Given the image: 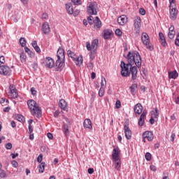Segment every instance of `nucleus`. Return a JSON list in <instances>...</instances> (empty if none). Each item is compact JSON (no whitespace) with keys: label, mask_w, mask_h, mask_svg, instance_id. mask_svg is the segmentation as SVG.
I'll list each match as a JSON object with an SVG mask.
<instances>
[{"label":"nucleus","mask_w":179,"mask_h":179,"mask_svg":"<svg viewBox=\"0 0 179 179\" xmlns=\"http://www.w3.org/2000/svg\"><path fill=\"white\" fill-rule=\"evenodd\" d=\"M127 64L121 62V75L123 78H128L131 75L132 80L138 78V68L142 66V57L138 51H130L127 55Z\"/></svg>","instance_id":"nucleus-1"},{"label":"nucleus","mask_w":179,"mask_h":179,"mask_svg":"<svg viewBox=\"0 0 179 179\" xmlns=\"http://www.w3.org/2000/svg\"><path fill=\"white\" fill-rule=\"evenodd\" d=\"M56 67L57 71H62L65 66V51L59 47L57 52Z\"/></svg>","instance_id":"nucleus-2"},{"label":"nucleus","mask_w":179,"mask_h":179,"mask_svg":"<svg viewBox=\"0 0 179 179\" xmlns=\"http://www.w3.org/2000/svg\"><path fill=\"white\" fill-rule=\"evenodd\" d=\"M27 106L34 117H36V118H40V117H41V108H40L36 101L34 99L28 100Z\"/></svg>","instance_id":"nucleus-3"},{"label":"nucleus","mask_w":179,"mask_h":179,"mask_svg":"<svg viewBox=\"0 0 179 179\" xmlns=\"http://www.w3.org/2000/svg\"><path fill=\"white\" fill-rule=\"evenodd\" d=\"M169 17L171 20H177V16L178 15V10H177V7L176 6V1L174 0H169Z\"/></svg>","instance_id":"nucleus-4"},{"label":"nucleus","mask_w":179,"mask_h":179,"mask_svg":"<svg viewBox=\"0 0 179 179\" xmlns=\"http://www.w3.org/2000/svg\"><path fill=\"white\" fill-rule=\"evenodd\" d=\"M97 12H99V6L96 2H91L87 6V13L88 15L91 16H96L97 15Z\"/></svg>","instance_id":"nucleus-5"},{"label":"nucleus","mask_w":179,"mask_h":179,"mask_svg":"<svg viewBox=\"0 0 179 179\" xmlns=\"http://www.w3.org/2000/svg\"><path fill=\"white\" fill-rule=\"evenodd\" d=\"M141 41L144 45L146 46L147 50L150 51H153V45H150V38L146 32H143L141 34Z\"/></svg>","instance_id":"nucleus-6"},{"label":"nucleus","mask_w":179,"mask_h":179,"mask_svg":"<svg viewBox=\"0 0 179 179\" xmlns=\"http://www.w3.org/2000/svg\"><path fill=\"white\" fill-rule=\"evenodd\" d=\"M99 47V39H94L91 44L90 42H86V48L87 51H92V50H94L96 51L97 50V48Z\"/></svg>","instance_id":"nucleus-7"},{"label":"nucleus","mask_w":179,"mask_h":179,"mask_svg":"<svg viewBox=\"0 0 179 179\" xmlns=\"http://www.w3.org/2000/svg\"><path fill=\"white\" fill-rule=\"evenodd\" d=\"M142 20L140 17H136L134 20V27L136 34L141 33V26H142Z\"/></svg>","instance_id":"nucleus-8"},{"label":"nucleus","mask_w":179,"mask_h":179,"mask_svg":"<svg viewBox=\"0 0 179 179\" xmlns=\"http://www.w3.org/2000/svg\"><path fill=\"white\" fill-rule=\"evenodd\" d=\"M0 75H3V76H10L12 75V70L6 65H1L0 66Z\"/></svg>","instance_id":"nucleus-9"},{"label":"nucleus","mask_w":179,"mask_h":179,"mask_svg":"<svg viewBox=\"0 0 179 179\" xmlns=\"http://www.w3.org/2000/svg\"><path fill=\"white\" fill-rule=\"evenodd\" d=\"M120 155H121V150H120V148L114 146L112 151V160L120 159Z\"/></svg>","instance_id":"nucleus-10"},{"label":"nucleus","mask_w":179,"mask_h":179,"mask_svg":"<svg viewBox=\"0 0 179 179\" xmlns=\"http://www.w3.org/2000/svg\"><path fill=\"white\" fill-rule=\"evenodd\" d=\"M17 91L16 90V87L13 86V85H10V92H8V96L10 99H17Z\"/></svg>","instance_id":"nucleus-11"},{"label":"nucleus","mask_w":179,"mask_h":179,"mask_svg":"<svg viewBox=\"0 0 179 179\" xmlns=\"http://www.w3.org/2000/svg\"><path fill=\"white\" fill-rule=\"evenodd\" d=\"M142 138H145V139H148L149 142H152L153 141L155 136L153 135V131H145L142 134Z\"/></svg>","instance_id":"nucleus-12"},{"label":"nucleus","mask_w":179,"mask_h":179,"mask_svg":"<svg viewBox=\"0 0 179 179\" xmlns=\"http://www.w3.org/2000/svg\"><path fill=\"white\" fill-rule=\"evenodd\" d=\"M124 135L126 137V139H131L132 138V131H131V129H129V126L128 124H125L124 125Z\"/></svg>","instance_id":"nucleus-13"},{"label":"nucleus","mask_w":179,"mask_h":179,"mask_svg":"<svg viewBox=\"0 0 179 179\" xmlns=\"http://www.w3.org/2000/svg\"><path fill=\"white\" fill-rule=\"evenodd\" d=\"M134 110L135 114H137V115H141L142 114V111H143V106L141 103H137L134 107Z\"/></svg>","instance_id":"nucleus-14"},{"label":"nucleus","mask_w":179,"mask_h":179,"mask_svg":"<svg viewBox=\"0 0 179 179\" xmlns=\"http://www.w3.org/2000/svg\"><path fill=\"white\" fill-rule=\"evenodd\" d=\"M42 31L44 34H49L51 31V28H50V24L48 22H45L42 25Z\"/></svg>","instance_id":"nucleus-15"},{"label":"nucleus","mask_w":179,"mask_h":179,"mask_svg":"<svg viewBox=\"0 0 179 179\" xmlns=\"http://www.w3.org/2000/svg\"><path fill=\"white\" fill-rule=\"evenodd\" d=\"M45 64H46L45 66L51 69L54 67V59H52V58L50 57H46Z\"/></svg>","instance_id":"nucleus-16"},{"label":"nucleus","mask_w":179,"mask_h":179,"mask_svg":"<svg viewBox=\"0 0 179 179\" xmlns=\"http://www.w3.org/2000/svg\"><path fill=\"white\" fill-rule=\"evenodd\" d=\"M127 22H128V18L127 15H121L120 17L117 18V22L120 26H124Z\"/></svg>","instance_id":"nucleus-17"},{"label":"nucleus","mask_w":179,"mask_h":179,"mask_svg":"<svg viewBox=\"0 0 179 179\" xmlns=\"http://www.w3.org/2000/svg\"><path fill=\"white\" fill-rule=\"evenodd\" d=\"M159 43L162 45V47H166L167 45V41H166V37H164V34H163L162 32L159 33Z\"/></svg>","instance_id":"nucleus-18"},{"label":"nucleus","mask_w":179,"mask_h":179,"mask_svg":"<svg viewBox=\"0 0 179 179\" xmlns=\"http://www.w3.org/2000/svg\"><path fill=\"white\" fill-rule=\"evenodd\" d=\"M146 114L147 113L145 111H143V113H141L138 122L139 127H143V124H145V117H146Z\"/></svg>","instance_id":"nucleus-19"},{"label":"nucleus","mask_w":179,"mask_h":179,"mask_svg":"<svg viewBox=\"0 0 179 179\" xmlns=\"http://www.w3.org/2000/svg\"><path fill=\"white\" fill-rule=\"evenodd\" d=\"M114 163L115 169L117 171H121V159H112Z\"/></svg>","instance_id":"nucleus-20"},{"label":"nucleus","mask_w":179,"mask_h":179,"mask_svg":"<svg viewBox=\"0 0 179 179\" xmlns=\"http://www.w3.org/2000/svg\"><path fill=\"white\" fill-rule=\"evenodd\" d=\"M83 127L87 129H92V128H93L92 126V120H90V119H85L83 122Z\"/></svg>","instance_id":"nucleus-21"},{"label":"nucleus","mask_w":179,"mask_h":179,"mask_svg":"<svg viewBox=\"0 0 179 179\" xmlns=\"http://www.w3.org/2000/svg\"><path fill=\"white\" fill-rule=\"evenodd\" d=\"M59 107L61 110H66V107H68V103H66V101L64 99H60L59 102Z\"/></svg>","instance_id":"nucleus-22"},{"label":"nucleus","mask_w":179,"mask_h":179,"mask_svg":"<svg viewBox=\"0 0 179 179\" xmlns=\"http://www.w3.org/2000/svg\"><path fill=\"white\" fill-rule=\"evenodd\" d=\"M111 37V31L110 29H105L103 31V38L105 40H108Z\"/></svg>","instance_id":"nucleus-23"},{"label":"nucleus","mask_w":179,"mask_h":179,"mask_svg":"<svg viewBox=\"0 0 179 179\" xmlns=\"http://www.w3.org/2000/svg\"><path fill=\"white\" fill-rule=\"evenodd\" d=\"M73 61L76 62L77 66H80L83 64V57L79 56L78 57H74Z\"/></svg>","instance_id":"nucleus-24"},{"label":"nucleus","mask_w":179,"mask_h":179,"mask_svg":"<svg viewBox=\"0 0 179 179\" xmlns=\"http://www.w3.org/2000/svg\"><path fill=\"white\" fill-rule=\"evenodd\" d=\"M66 9L69 15H73V7L72 6V4L71 3H68L66 4Z\"/></svg>","instance_id":"nucleus-25"},{"label":"nucleus","mask_w":179,"mask_h":179,"mask_svg":"<svg viewBox=\"0 0 179 179\" xmlns=\"http://www.w3.org/2000/svg\"><path fill=\"white\" fill-rule=\"evenodd\" d=\"M169 79H177V78H178V73L176 70L172 72H169Z\"/></svg>","instance_id":"nucleus-26"},{"label":"nucleus","mask_w":179,"mask_h":179,"mask_svg":"<svg viewBox=\"0 0 179 179\" xmlns=\"http://www.w3.org/2000/svg\"><path fill=\"white\" fill-rule=\"evenodd\" d=\"M136 89H138V84L136 83L132 84L130 87L131 94H132V96H135V94H136V93L135 92Z\"/></svg>","instance_id":"nucleus-27"},{"label":"nucleus","mask_w":179,"mask_h":179,"mask_svg":"<svg viewBox=\"0 0 179 179\" xmlns=\"http://www.w3.org/2000/svg\"><path fill=\"white\" fill-rule=\"evenodd\" d=\"M151 117H153L155 120H157V117H159V110L157 108H155L151 111Z\"/></svg>","instance_id":"nucleus-28"},{"label":"nucleus","mask_w":179,"mask_h":179,"mask_svg":"<svg viewBox=\"0 0 179 179\" xmlns=\"http://www.w3.org/2000/svg\"><path fill=\"white\" fill-rule=\"evenodd\" d=\"M94 27H96V29H100L101 27V20H100V18H99V17H95Z\"/></svg>","instance_id":"nucleus-29"},{"label":"nucleus","mask_w":179,"mask_h":179,"mask_svg":"<svg viewBox=\"0 0 179 179\" xmlns=\"http://www.w3.org/2000/svg\"><path fill=\"white\" fill-rule=\"evenodd\" d=\"M45 170V162H41L38 166L39 173H43Z\"/></svg>","instance_id":"nucleus-30"},{"label":"nucleus","mask_w":179,"mask_h":179,"mask_svg":"<svg viewBox=\"0 0 179 179\" xmlns=\"http://www.w3.org/2000/svg\"><path fill=\"white\" fill-rule=\"evenodd\" d=\"M16 120H17L19 122H24V116L22 115L18 114L16 116Z\"/></svg>","instance_id":"nucleus-31"},{"label":"nucleus","mask_w":179,"mask_h":179,"mask_svg":"<svg viewBox=\"0 0 179 179\" xmlns=\"http://www.w3.org/2000/svg\"><path fill=\"white\" fill-rule=\"evenodd\" d=\"M24 51L27 52L29 55V57H32L33 55H34V53L30 50V49L28 47L24 48Z\"/></svg>","instance_id":"nucleus-32"},{"label":"nucleus","mask_w":179,"mask_h":179,"mask_svg":"<svg viewBox=\"0 0 179 179\" xmlns=\"http://www.w3.org/2000/svg\"><path fill=\"white\" fill-rule=\"evenodd\" d=\"M176 36V31H169L168 33V37L170 38V40H173Z\"/></svg>","instance_id":"nucleus-33"},{"label":"nucleus","mask_w":179,"mask_h":179,"mask_svg":"<svg viewBox=\"0 0 179 179\" xmlns=\"http://www.w3.org/2000/svg\"><path fill=\"white\" fill-rule=\"evenodd\" d=\"M63 129H64V133L65 135H68L69 134V126L66 124H64L63 125Z\"/></svg>","instance_id":"nucleus-34"},{"label":"nucleus","mask_w":179,"mask_h":179,"mask_svg":"<svg viewBox=\"0 0 179 179\" xmlns=\"http://www.w3.org/2000/svg\"><path fill=\"white\" fill-rule=\"evenodd\" d=\"M26 58H27V57L26 56V54H24V52H22L20 54V61L22 63L26 62Z\"/></svg>","instance_id":"nucleus-35"},{"label":"nucleus","mask_w":179,"mask_h":179,"mask_svg":"<svg viewBox=\"0 0 179 179\" xmlns=\"http://www.w3.org/2000/svg\"><path fill=\"white\" fill-rule=\"evenodd\" d=\"M0 104H4V106H6L9 104V100H8L6 98H1L0 100Z\"/></svg>","instance_id":"nucleus-36"},{"label":"nucleus","mask_w":179,"mask_h":179,"mask_svg":"<svg viewBox=\"0 0 179 179\" xmlns=\"http://www.w3.org/2000/svg\"><path fill=\"white\" fill-rule=\"evenodd\" d=\"M67 55H68V57H69L70 58H72L73 60V58H75V53H74L72 50H69L67 51Z\"/></svg>","instance_id":"nucleus-37"},{"label":"nucleus","mask_w":179,"mask_h":179,"mask_svg":"<svg viewBox=\"0 0 179 179\" xmlns=\"http://www.w3.org/2000/svg\"><path fill=\"white\" fill-rule=\"evenodd\" d=\"M145 159L147 162H150V160H152V154H150V152H147L145 155Z\"/></svg>","instance_id":"nucleus-38"},{"label":"nucleus","mask_w":179,"mask_h":179,"mask_svg":"<svg viewBox=\"0 0 179 179\" xmlns=\"http://www.w3.org/2000/svg\"><path fill=\"white\" fill-rule=\"evenodd\" d=\"M20 44L22 47H26V39L24 38H20Z\"/></svg>","instance_id":"nucleus-39"},{"label":"nucleus","mask_w":179,"mask_h":179,"mask_svg":"<svg viewBox=\"0 0 179 179\" xmlns=\"http://www.w3.org/2000/svg\"><path fill=\"white\" fill-rule=\"evenodd\" d=\"M87 21L90 24H93V23H94V18L93 17V16L90 15L89 17H87Z\"/></svg>","instance_id":"nucleus-40"},{"label":"nucleus","mask_w":179,"mask_h":179,"mask_svg":"<svg viewBox=\"0 0 179 179\" xmlns=\"http://www.w3.org/2000/svg\"><path fill=\"white\" fill-rule=\"evenodd\" d=\"M99 97H103L104 96V87H101L99 91Z\"/></svg>","instance_id":"nucleus-41"},{"label":"nucleus","mask_w":179,"mask_h":179,"mask_svg":"<svg viewBox=\"0 0 179 179\" xmlns=\"http://www.w3.org/2000/svg\"><path fill=\"white\" fill-rule=\"evenodd\" d=\"M73 5H82V0H71Z\"/></svg>","instance_id":"nucleus-42"},{"label":"nucleus","mask_w":179,"mask_h":179,"mask_svg":"<svg viewBox=\"0 0 179 179\" xmlns=\"http://www.w3.org/2000/svg\"><path fill=\"white\" fill-rule=\"evenodd\" d=\"M107 85V82L106 81V78L101 77V87H104Z\"/></svg>","instance_id":"nucleus-43"},{"label":"nucleus","mask_w":179,"mask_h":179,"mask_svg":"<svg viewBox=\"0 0 179 179\" xmlns=\"http://www.w3.org/2000/svg\"><path fill=\"white\" fill-rule=\"evenodd\" d=\"M115 34H116V36H118V37H121V36H122V31H121V29H117L115 31Z\"/></svg>","instance_id":"nucleus-44"},{"label":"nucleus","mask_w":179,"mask_h":179,"mask_svg":"<svg viewBox=\"0 0 179 179\" xmlns=\"http://www.w3.org/2000/svg\"><path fill=\"white\" fill-rule=\"evenodd\" d=\"M0 177L1 178H5L6 177V173H5V171L3 170L0 171Z\"/></svg>","instance_id":"nucleus-45"},{"label":"nucleus","mask_w":179,"mask_h":179,"mask_svg":"<svg viewBox=\"0 0 179 179\" xmlns=\"http://www.w3.org/2000/svg\"><path fill=\"white\" fill-rule=\"evenodd\" d=\"M37 162L38 163H42L43 162V154H40L37 157Z\"/></svg>","instance_id":"nucleus-46"},{"label":"nucleus","mask_w":179,"mask_h":179,"mask_svg":"<svg viewBox=\"0 0 179 179\" xmlns=\"http://www.w3.org/2000/svg\"><path fill=\"white\" fill-rule=\"evenodd\" d=\"M175 44L179 47V33H178L177 36H176V38L175 40Z\"/></svg>","instance_id":"nucleus-47"},{"label":"nucleus","mask_w":179,"mask_h":179,"mask_svg":"<svg viewBox=\"0 0 179 179\" xmlns=\"http://www.w3.org/2000/svg\"><path fill=\"white\" fill-rule=\"evenodd\" d=\"M139 13L140 15H142L143 16H144V15H146V10H145V9L143 8H140Z\"/></svg>","instance_id":"nucleus-48"},{"label":"nucleus","mask_w":179,"mask_h":179,"mask_svg":"<svg viewBox=\"0 0 179 179\" xmlns=\"http://www.w3.org/2000/svg\"><path fill=\"white\" fill-rule=\"evenodd\" d=\"M5 148H6V149L10 150V149H12V143H8L6 144Z\"/></svg>","instance_id":"nucleus-49"},{"label":"nucleus","mask_w":179,"mask_h":179,"mask_svg":"<svg viewBox=\"0 0 179 179\" xmlns=\"http://www.w3.org/2000/svg\"><path fill=\"white\" fill-rule=\"evenodd\" d=\"M79 13H80V10H76L73 11V15L76 17V16H78Z\"/></svg>","instance_id":"nucleus-50"},{"label":"nucleus","mask_w":179,"mask_h":179,"mask_svg":"<svg viewBox=\"0 0 179 179\" xmlns=\"http://www.w3.org/2000/svg\"><path fill=\"white\" fill-rule=\"evenodd\" d=\"M115 107H116V108H121V101H117L115 103Z\"/></svg>","instance_id":"nucleus-51"},{"label":"nucleus","mask_w":179,"mask_h":179,"mask_svg":"<svg viewBox=\"0 0 179 179\" xmlns=\"http://www.w3.org/2000/svg\"><path fill=\"white\" fill-rule=\"evenodd\" d=\"M31 93L33 96H34L35 94H36L37 91H36V88L34 87H31Z\"/></svg>","instance_id":"nucleus-52"},{"label":"nucleus","mask_w":179,"mask_h":179,"mask_svg":"<svg viewBox=\"0 0 179 179\" xmlns=\"http://www.w3.org/2000/svg\"><path fill=\"white\" fill-rule=\"evenodd\" d=\"M88 174H93L94 173V169L93 168H89L87 169Z\"/></svg>","instance_id":"nucleus-53"},{"label":"nucleus","mask_w":179,"mask_h":179,"mask_svg":"<svg viewBox=\"0 0 179 179\" xmlns=\"http://www.w3.org/2000/svg\"><path fill=\"white\" fill-rule=\"evenodd\" d=\"M150 169L151 171H156L157 170V168L155 165H150Z\"/></svg>","instance_id":"nucleus-54"},{"label":"nucleus","mask_w":179,"mask_h":179,"mask_svg":"<svg viewBox=\"0 0 179 179\" xmlns=\"http://www.w3.org/2000/svg\"><path fill=\"white\" fill-rule=\"evenodd\" d=\"M1 64H5V57L4 56L0 57V65H1Z\"/></svg>","instance_id":"nucleus-55"},{"label":"nucleus","mask_w":179,"mask_h":179,"mask_svg":"<svg viewBox=\"0 0 179 179\" xmlns=\"http://www.w3.org/2000/svg\"><path fill=\"white\" fill-rule=\"evenodd\" d=\"M11 164H12L13 167H15V168L17 167V166H18L17 162H16V161H12Z\"/></svg>","instance_id":"nucleus-56"},{"label":"nucleus","mask_w":179,"mask_h":179,"mask_svg":"<svg viewBox=\"0 0 179 179\" xmlns=\"http://www.w3.org/2000/svg\"><path fill=\"white\" fill-rule=\"evenodd\" d=\"M174 139H176V133H172L171 135V142H174Z\"/></svg>","instance_id":"nucleus-57"},{"label":"nucleus","mask_w":179,"mask_h":179,"mask_svg":"<svg viewBox=\"0 0 179 179\" xmlns=\"http://www.w3.org/2000/svg\"><path fill=\"white\" fill-rule=\"evenodd\" d=\"M54 117L55 118H58V117L59 116V111L58 110H56L55 113H54Z\"/></svg>","instance_id":"nucleus-58"},{"label":"nucleus","mask_w":179,"mask_h":179,"mask_svg":"<svg viewBox=\"0 0 179 179\" xmlns=\"http://www.w3.org/2000/svg\"><path fill=\"white\" fill-rule=\"evenodd\" d=\"M34 48L35 51L36 52H38V54H40V52H41V50L40 49V47L36 46V48Z\"/></svg>","instance_id":"nucleus-59"},{"label":"nucleus","mask_w":179,"mask_h":179,"mask_svg":"<svg viewBox=\"0 0 179 179\" xmlns=\"http://www.w3.org/2000/svg\"><path fill=\"white\" fill-rule=\"evenodd\" d=\"M150 123L151 125H153L155 124V117L153 116H151V118L150 119Z\"/></svg>","instance_id":"nucleus-60"},{"label":"nucleus","mask_w":179,"mask_h":179,"mask_svg":"<svg viewBox=\"0 0 179 179\" xmlns=\"http://www.w3.org/2000/svg\"><path fill=\"white\" fill-rule=\"evenodd\" d=\"M47 136L51 140L54 139V136H52V134L51 133H48Z\"/></svg>","instance_id":"nucleus-61"},{"label":"nucleus","mask_w":179,"mask_h":179,"mask_svg":"<svg viewBox=\"0 0 179 179\" xmlns=\"http://www.w3.org/2000/svg\"><path fill=\"white\" fill-rule=\"evenodd\" d=\"M28 129L29 131V134H31V132H33V126H31V124H29Z\"/></svg>","instance_id":"nucleus-62"},{"label":"nucleus","mask_w":179,"mask_h":179,"mask_svg":"<svg viewBox=\"0 0 179 179\" xmlns=\"http://www.w3.org/2000/svg\"><path fill=\"white\" fill-rule=\"evenodd\" d=\"M38 45H37V41H34L32 42V47H33L34 48H35L36 47H38Z\"/></svg>","instance_id":"nucleus-63"},{"label":"nucleus","mask_w":179,"mask_h":179,"mask_svg":"<svg viewBox=\"0 0 179 179\" xmlns=\"http://www.w3.org/2000/svg\"><path fill=\"white\" fill-rule=\"evenodd\" d=\"M87 68H88L89 69H93V63L90 62V63L88 64Z\"/></svg>","instance_id":"nucleus-64"}]
</instances>
